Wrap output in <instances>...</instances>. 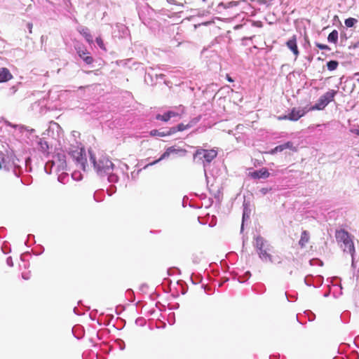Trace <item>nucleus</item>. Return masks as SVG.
<instances>
[{"instance_id": "obj_2", "label": "nucleus", "mask_w": 359, "mask_h": 359, "mask_svg": "<svg viewBox=\"0 0 359 359\" xmlns=\"http://www.w3.org/2000/svg\"><path fill=\"white\" fill-rule=\"evenodd\" d=\"M168 12L165 9L156 11L147 4L141 8L138 15L142 22L148 28L154 31L158 27V23L155 17L159 18L161 15L170 17Z\"/></svg>"}, {"instance_id": "obj_19", "label": "nucleus", "mask_w": 359, "mask_h": 359, "mask_svg": "<svg viewBox=\"0 0 359 359\" xmlns=\"http://www.w3.org/2000/svg\"><path fill=\"white\" fill-rule=\"evenodd\" d=\"M80 33L85 38V39L86 40V41L88 43L90 44V43H92L93 42V36L91 35L88 28H87V27H82L81 29L80 30Z\"/></svg>"}, {"instance_id": "obj_8", "label": "nucleus", "mask_w": 359, "mask_h": 359, "mask_svg": "<svg viewBox=\"0 0 359 359\" xmlns=\"http://www.w3.org/2000/svg\"><path fill=\"white\" fill-rule=\"evenodd\" d=\"M171 154H179L180 156H184L186 154V150L183 149L175 148V147H170L166 149L165 152L161 156V157L158 159L147 164L144 167V168L149 165H154L156 164L157 163L160 162L161 161L167 158Z\"/></svg>"}, {"instance_id": "obj_46", "label": "nucleus", "mask_w": 359, "mask_h": 359, "mask_svg": "<svg viewBox=\"0 0 359 359\" xmlns=\"http://www.w3.org/2000/svg\"><path fill=\"white\" fill-rule=\"evenodd\" d=\"M18 90V87L16 86H13L9 88V95H14Z\"/></svg>"}, {"instance_id": "obj_1", "label": "nucleus", "mask_w": 359, "mask_h": 359, "mask_svg": "<svg viewBox=\"0 0 359 359\" xmlns=\"http://www.w3.org/2000/svg\"><path fill=\"white\" fill-rule=\"evenodd\" d=\"M90 161L98 175L100 177L107 176V180L110 183L118 182L120 177L124 182H128L129 175L128 173L129 167L123 162H119L118 165L116 167L114 164L106 157H101L98 161L95 156L89 151Z\"/></svg>"}, {"instance_id": "obj_32", "label": "nucleus", "mask_w": 359, "mask_h": 359, "mask_svg": "<svg viewBox=\"0 0 359 359\" xmlns=\"http://www.w3.org/2000/svg\"><path fill=\"white\" fill-rule=\"evenodd\" d=\"M250 215H249V213H243L242 224H241V232L243 231V229H244L245 221L250 218Z\"/></svg>"}, {"instance_id": "obj_53", "label": "nucleus", "mask_w": 359, "mask_h": 359, "mask_svg": "<svg viewBox=\"0 0 359 359\" xmlns=\"http://www.w3.org/2000/svg\"><path fill=\"white\" fill-rule=\"evenodd\" d=\"M32 27H33V24L32 22H28L27 24V28L28 29L29 32L30 34L32 33Z\"/></svg>"}, {"instance_id": "obj_16", "label": "nucleus", "mask_w": 359, "mask_h": 359, "mask_svg": "<svg viewBox=\"0 0 359 359\" xmlns=\"http://www.w3.org/2000/svg\"><path fill=\"white\" fill-rule=\"evenodd\" d=\"M149 134L151 136H153V137H156V136L165 137V136L171 135V133L169 131V128L168 129H160V130L154 129L149 132Z\"/></svg>"}, {"instance_id": "obj_47", "label": "nucleus", "mask_w": 359, "mask_h": 359, "mask_svg": "<svg viewBox=\"0 0 359 359\" xmlns=\"http://www.w3.org/2000/svg\"><path fill=\"white\" fill-rule=\"evenodd\" d=\"M1 250L4 254H8L11 252V248H8L6 244L1 247Z\"/></svg>"}, {"instance_id": "obj_25", "label": "nucleus", "mask_w": 359, "mask_h": 359, "mask_svg": "<svg viewBox=\"0 0 359 359\" xmlns=\"http://www.w3.org/2000/svg\"><path fill=\"white\" fill-rule=\"evenodd\" d=\"M190 278H191V283L194 285H197L199 283H201L202 280V277L201 275L194 276V274H192Z\"/></svg>"}, {"instance_id": "obj_29", "label": "nucleus", "mask_w": 359, "mask_h": 359, "mask_svg": "<svg viewBox=\"0 0 359 359\" xmlns=\"http://www.w3.org/2000/svg\"><path fill=\"white\" fill-rule=\"evenodd\" d=\"M243 207V213H249V215H250L251 210L250 208V203L248 202H246L245 201H244Z\"/></svg>"}, {"instance_id": "obj_64", "label": "nucleus", "mask_w": 359, "mask_h": 359, "mask_svg": "<svg viewBox=\"0 0 359 359\" xmlns=\"http://www.w3.org/2000/svg\"><path fill=\"white\" fill-rule=\"evenodd\" d=\"M127 292L129 293V294H133V292L132 290H128Z\"/></svg>"}, {"instance_id": "obj_10", "label": "nucleus", "mask_w": 359, "mask_h": 359, "mask_svg": "<svg viewBox=\"0 0 359 359\" xmlns=\"http://www.w3.org/2000/svg\"><path fill=\"white\" fill-rule=\"evenodd\" d=\"M201 119V117H196L191 120L187 124L184 125V123H179L176 126H173L169 128V131L171 133V135L175 133L177 131H183L184 130L191 128L195 124H196Z\"/></svg>"}, {"instance_id": "obj_60", "label": "nucleus", "mask_w": 359, "mask_h": 359, "mask_svg": "<svg viewBox=\"0 0 359 359\" xmlns=\"http://www.w3.org/2000/svg\"><path fill=\"white\" fill-rule=\"evenodd\" d=\"M156 77H157V78H158V77H159L160 79H163V78L165 76V75H164V74H159V75H157V74H156Z\"/></svg>"}, {"instance_id": "obj_59", "label": "nucleus", "mask_w": 359, "mask_h": 359, "mask_svg": "<svg viewBox=\"0 0 359 359\" xmlns=\"http://www.w3.org/2000/svg\"><path fill=\"white\" fill-rule=\"evenodd\" d=\"M74 330H75V327H73V329H72V332H73V333H74V334L75 337H76V339H81V336H78V335H76V334L74 333Z\"/></svg>"}, {"instance_id": "obj_40", "label": "nucleus", "mask_w": 359, "mask_h": 359, "mask_svg": "<svg viewBox=\"0 0 359 359\" xmlns=\"http://www.w3.org/2000/svg\"><path fill=\"white\" fill-rule=\"evenodd\" d=\"M250 276H251V273H250V271H246V272L244 273V278H245V279H243V278H238V280H239V282H241V283H244V282H245V280H246L249 279Z\"/></svg>"}, {"instance_id": "obj_56", "label": "nucleus", "mask_w": 359, "mask_h": 359, "mask_svg": "<svg viewBox=\"0 0 359 359\" xmlns=\"http://www.w3.org/2000/svg\"><path fill=\"white\" fill-rule=\"evenodd\" d=\"M351 258H352L351 266L354 269V268H355L354 255H351Z\"/></svg>"}, {"instance_id": "obj_5", "label": "nucleus", "mask_w": 359, "mask_h": 359, "mask_svg": "<svg viewBox=\"0 0 359 359\" xmlns=\"http://www.w3.org/2000/svg\"><path fill=\"white\" fill-rule=\"evenodd\" d=\"M337 93L338 90H329L319 97L315 104L310 107V109L313 111L323 110L330 102L334 101Z\"/></svg>"}, {"instance_id": "obj_12", "label": "nucleus", "mask_w": 359, "mask_h": 359, "mask_svg": "<svg viewBox=\"0 0 359 359\" xmlns=\"http://www.w3.org/2000/svg\"><path fill=\"white\" fill-rule=\"evenodd\" d=\"M269 172L267 168H262L250 172V176L253 179H266L269 177Z\"/></svg>"}, {"instance_id": "obj_31", "label": "nucleus", "mask_w": 359, "mask_h": 359, "mask_svg": "<svg viewBox=\"0 0 359 359\" xmlns=\"http://www.w3.org/2000/svg\"><path fill=\"white\" fill-rule=\"evenodd\" d=\"M77 53L79 55V56L83 59V57H86L87 56L89 53L87 52L86 49H81V48H79L77 50Z\"/></svg>"}, {"instance_id": "obj_30", "label": "nucleus", "mask_w": 359, "mask_h": 359, "mask_svg": "<svg viewBox=\"0 0 359 359\" xmlns=\"http://www.w3.org/2000/svg\"><path fill=\"white\" fill-rule=\"evenodd\" d=\"M191 259H192V262L194 264H197L200 263V262L201 260V255H197V254H194V255H192Z\"/></svg>"}, {"instance_id": "obj_50", "label": "nucleus", "mask_w": 359, "mask_h": 359, "mask_svg": "<svg viewBox=\"0 0 359 359\" xmlns=\"http://www.w3.org/2000/svg\"><path fill=\"white\" fill-rule=\"evenodd\" d=\"M22 278L25 280H29L30 278L29 273H22Z\"/></svg>"}, {"instance_id": "obj_62", "label": "nucleus", "mask_w": 359, "mask_h": 359, "mask_svg": "<svg viewBox=\"0 0 359 359\" xmlns=\"http://www.w3.org/2000/svg\"><path fill=\"white\" fill-rule=\"evenodd\" d=\"M74 313H76V314H77V315H80V313H78V311H77V308H76V307H74Z\"/></svg>"}, {"instance_id": "obj_23", "label": "nucleus", "mask_w": 359, "mask_h": 359, "mask_svg": "<svg viewBox=\"0 0 359 359\" xmlns=\"http://www.w3.org/2000/svg\"><path fill=\"white\" fill-rule=\"evenodd\" d=\"M155 118L158 121H162L163 122H167L170 120V116L168 114V112H165L163 114H156Z\"/></svg>"}, {"instance_id": "obj_27", "label": "nucleus", "mask_w": 359, "mask_h": 359, "mask_svg": "<svg viewBox=\"0 0 359 359\" xmlns=\"http://www.w3.org/2000/svg\"><path fill=\"white\" fill-rule=\"evenodd\" d=\"M72 177L75 181H79L82 179V174L79 171H74L72 174Z\"/></svg>"}, {"instance_id": "obj_26", "label": "nucleus", "mask_w": 359, "mask_h": 359, "mask_svg": "<svg viewBox=\"0 0 359 359\" xmlns=\"http://www.w3.org/2000/svg\"><path fill=\"white\" fill-rule=\"evenodd\" d=\"M69 179V175L67 173H62L58 175L57 180L60 182L65 184L67 180Z\"/></svg>"}, {"instance_id": "obj_55", "label": "nucleus", "mask_w": 359, "mask_h": 359, "mask_svg": "<svg viewBox=\"0 0 359 359\" xmlns=\"http://www.w3.org/2000/svg\"><path fill=\"white\" fill-rule=\"evenodd\" d=\"M34 238V235H32V234H29V235L27 236V241H26L25 242V244L26 245H28V244H27V243H28L29 240H32V238Z\"/></svg>"}, {"instance_id": "obj_11", "label": "nucleus", "mask_w": 359, "mask_h": 359, "mask_svg": "<svg viewBox=\"0 0 359 359\" xmlns=\"http://www.w3.org/2000/svg\"><path fill=\"white\" fill-rule=\"evenodd\" d=\"M286 46L296 56V57L299 55V51L297 43L296 35H293L290 39L287 40L286 42Z\"/></svg>"}, {"instance_id": "obj_51", "label": "nucleus", "mask_w": 359, "mask_h": 359, "mask_svg": "<svg viewBox=\"0 0 359 359\" xmlns=\"http://www.w3.org/2000/svg\"><path fill=\"white\" fill-rule=\"evenodd\" d=\"M98 194L99 193L97 191H96L95 194H94V199L97 201V202H100V201H102V198H98Z\"/></svg>"}, {"instance_id": "obj_28", "label": "nucleus", "mask_w": 359, "mask_h": 359, "mask_svg": "<svg viewBox=\"0 0 359 359\" xmlns=\"http://www.w3.org/2000/svg\"><path fill=\"white\" fill-rule=\"evenodd\" d=\"M283 150H285V147H284V144H282L276 146L274 149H273L271 151V154H274L278 152H281Z\"/></svg>"}, {"instance_id": "obj_33", "label": "nucleus", "mask_w": 359, "mask_h": 359, "mask_svg": "<svg viewBox=\"0 0 359 359\" xmlns=\"http://www.w3.org/2000/svg\"><path fill=\"white\" fill-rule=\"evenodd\" d=\"M315 44L320 50H330V48L327 45L323 44L318 42H316Z\"/></svg>"}, {"instance_id": "obj_7", "label": "nucleus", "mask_w": 359, "mask_h": 359, "mask_svg": "<svg viewBox=\"0 0 359 359\" xmlns=\"http://www.w3.org/2000/svg\"><path fill=\"white\" fill-rule=\"evenodd\" d=\"M69 155L72 157L77 167L85 171L87 161L84 150L82 149L73 150L69 152Z\"/></svg>"}, {"instance_id": "obj_61", "label": "nucleus", "mask_w": 359, "mask_h": 359, "mask_svg": "<svg viewBox=\"0 0 359 359\" xmlns=\"http://www.w3.org/2000/svg\"><path fill=\"white\" fill-rule=\"evenodd\" d=\"M179 306H180V305H179V304H176L175 306H172V309H178V308H179Z\"/></svg>"}, {"instance_id": "obj_24", "label": "nucleus", "mask_w": 359, "mask_h": 359, "mask_svg": "<svg viewBox=\"0 0 359 359\" xmlns=\"http://www.w3.org/2000/svg\"><path fill=\"white\" fill-rule=\"evenodd\" d=\"M357 22V20L353 18H348L345 20V25L347 27H352L354 26V25Z\"/></svg>"}, {"instance_id": "obj_63", "label": "nucleus", "mask_w": 359, "mask_h": 359, "mask_svg": "<svg viewBox=\"0 0 359 359\" xmlns=\"http://www.w3.org/2000/svg\"><path fill=\"white\" fill-rule=\"evenodd\" d=\"M329 295H330V292H325V293L323 294V296H324L325 297H327Z\"/></svg>"}, {"instance_id": "obj_48", "label": "nucleus", "mask_w": 359, "mask_h": 359, "mask_svg": "<svg viewBox=\"0 0 359 359\" xmlns=\"http://www.w3.org/2000/svg\"><path fill=\"white\" fill-rule=\"evenodd\" d=\"M316 283H317V285L316 286H317V287L320 286L323 283V277L321 276H318Z\"/></svg>"}, {"instance_id": "obj_18", "label": "nucleus", "mask_w": 359, "mask_h": 359, "mask_svg": "<svg viewBox=\"0 0 359 359\" xmlns=\"http://www.w3.org/2000/svg\"><path fill=\"white\" fill-rule=\"evenodd\" d=\"M38 149L43 154H48L49 149V145L48 142L43 139H39L38 142Z\"/></svg>"}, {"instance_id": "obj_41", "label": "nucleus", "mask_w": 359, "mask_h": 359, "mask_svg": "<svg viewBox=\"0 0 359 359\" xmlns=\"http://www.w3.org/2000/svg\"><path fill=\"white\" fill-rule=\"evenodd\" d=\"M310 264L311 265H316V264H318L320 266H322L323 265V262L321 261V260H319L318 259H311L310 260Z\"/></svg>"}, {"instance_id": "obj_34", "label": "nucleus", "mask_w": 359, "mask_h": 359, "mask_svg": "<svg viewBox=\"0 0 359 359\" xmlns=\"http://www.w3.org/2000/svg\"><path fill=\"white\" fill-rule=\"evenodd\" d=\"M95 42L97 44V46L102 50H105V47L104 45V42L102 39L100 37H97L95 39Z\"/></svg>"}, {"instance_id": "obj_20", "label": "nucleus", "mask_w": 359, "mask_h": 359, "mask_svg": "<svg viewBox=\"0 0 359 359\" xmlns=\"http://www.w3.org/2000/svg\"><path fill=\"white\" fill-rule=\"evenodd\" d=\"M309 241V233L307 231H303L299 241V245L303 248Z\"/></svg>"}, {"instance_id": "obj_21", "label": "nucleus", "mask_w": 359, "mask_h": 359, "mask_svg": "<svg viewBox=\"0 0 359 359\" xmlns=\"http://www.w3.org/2000/svg\"><path fill=\"white\" fill-rule=\"evenodd\" d=\"M327 41L330 43H337L338 41V32L336 29L332 30L327 36Z\"/></svg>"}, {"instance_id": "obj_15", "label": "nucleus", "mask_w": 359, "mask_h": 359, "mask_svg": "<svg viewBox=\"0 0 359 359\" xmlns=\"http://www.w3.org/2000/svg\"><path fill=\"white\" fill-rule=\"evenodd\" d=\"M240 2L241 1H230V2H228V3L221 2V3L217 4V8H216V11L218 13H220V12H222V9H226V8H233L234 6H237L239 4Z\"/></svg>"}, {"instance_id": "obj_9", "label": "nucleus", "mask_w": 359, "mask_h": 359, "mask_svg": "<svg viewBox=\"0 0 359 359\" xmlns=\"http://www.w3.org/2000/svg\"><path fill=\"white\" fill-rule=\"evenodd\" d=\"M309 111H311L309 108L304 107V108H292L290 111V112L287 115V117L288 118V120L292 121H297L300 118L304 116L307 112Z\"/></svg>"}, {"instance_id": "obj_38", "label": "nucleus", "mask_w": 359, "mask_h": 359, "mask_svg": "<svg viewBox=\"0 0 359 359\" xmlns=\"http://www.w3.org/2000/svg\"><path fill=\"white\" fill-rule=\"evenodd\" d=\"M309 278H313V276H311V275H309V276H306V278H304V283H305L307 286H309V287L313 286V287H317V286H316V285H314V284L311 283L309 281Z\"/></svg>"}, {"instance_id": "obj_57", "label": "nucleus", "mask_w": 359, "mask_h": 359, "mask_svg": "<svg viewBox=\"0 0 359 359\" xmlns=\"http://www.w3.org/2000/svg\"><path fill=\"white\" fill-rule=\"evenodd\" d=\"M226 80H227L229 82H230V83H232V82H233V81H233V79H232V78H231L229 74H226Z\"/></svg>"}, {"instance_id": "obj_42", "label": "nucleus", "mask_w": 359, "mask_h": 359, "mask_svg": "<svg viewBox=\"0 0 359 359\" xmlns=\"http://www.w3.org/2000/svg\"><path fill=\"white\" fill-rule=\"evenodd\" d=\"M166 1L170 4L176 5V6H180L181 8L184 7V4L182 3H178L176 0H166Z\"/></svg>"}, {"instance_id": "obj_13", "label": "nucleus", "mask_w": 359, "mask_h": 359, "mask_svg": "<svg viewBox=\"0 0 359 359\" xmlns=\"http://www.w3.org/2000/svg\"><path fill=\"white\" fill-rule=\"evenodd\" d=\"M341 248L345 252H348L351 255H355V247L351 236L341 244Z\"/></svg>"}, {"instance_id": "obj_45", "label": "nucleus", "mask_w": 359, "mask_h": 359, "mask_svg": "<svg viewBox=\"0 0 359 359\" xmlns=\"http://www.w3.org/2000/svg\"><path fill=\"white\" fill-rule=\"evenodd\" d=\"M271 190V188L263 187L260 189L259 192L264 196Z\"/></svg>"}, {"instance_id": "obj_17", "label": "nucleus", "mask_w": 359, "mask_h": 359, "mask_svg": "<svg viewBox=\"0 0 359 359\" xmlns=\"http://www.w3.org/2000/svg\"><path fill=\"white\" fill-rule=\"evenodd\" d=\"M336 239L341 244L345 242L349 237V233L345 230H339L336 232Z\"/></svg>"}, {"instance_id": "obj_3", "label": "nucleus", "mask_w": 359, "mask_h": 359, "mask_svg": "<svg viewBox=\"0 0 359 359\" xmlns=\"http://www.w3.org/2000/svg\"><path fill=\"white\" fill-rule=\"evenodd\" d=\"M253 243L259 259L264 262L273 263V259L272 255L269 252L271 251V245L269 242L261 236L255 237Z\"/></svg>"}, {"instance_id": "obj_44", "label": "nucleus", "mask_w": 359, "mask_h": 359, "mask_svg": "<svg viewBox=\"0 0 359 359\" xmlns=\"http://www.w3.org/2000/svg\"><path fill=\"white\" fill-rule=\"evenodd\" d=\"M116 191V187L115 186H111L109 189H107V192L109 196H111Z\"/></svg>"}, {"instance_id": "obj_58", "label": "nucleus", "mask_w": 359, "mask_h": 359, "mask_svg": "<svg viewBox=\"0 0 359 359\" xmlns=\"http://www.w3.org/2000/svg\"><path fill=\"white\" fill-rule=\"evenodd\" d=\"M278 119L279 120H286V119H288V118L287 117V115H284V116H279Z\"/></svg>"}, {"instance_id": "obj_54", "label": "nucleus", "mask_w": 359, "mask_h": 359, "mask_svg": "<svg viewBox=\"0 0 359 359\" xmlns=\"http://www.w3.org/2000/svg\"><path fill=\"white\" fill-rule=\"evenodd\" d=\"M34 238V235H32V234H29V235L27 236V241H26L25 242V244L26 245H28V244H27V243H28L29 240H32V238Z\"/></svg>"}, {"instance_id": "obj_39", "label": "nucleus", "mask_w": 359, "mask_h": 359, "mask_svg": "<svg viewBox=\"0 0 359 359\" xmlns=\"http://www.w3.org/2000/svg\"><path fill=\"white\" fill-rule=\"evenodd\" d=\"M140 171H141V169L131 172V173H130L131 179L133 180H136L137 178L138 177V175H139Z\"/></svg>"}, {"instance_id": "obj_43", "label": "nucleus", "mask_w": 359, "mask_h": 359, "mask_svg": "<svg viewBox=\"0 0 359 359\" xmlns=\"http://www.w3.org/2000/svg\"><path fill=\"white\" fill-rule=\"evenodd\" d=\"M350 132L353 134H355L358 136H359V126H353L350 129Z\"/></svg>"}, {"instance_id": "obj_36", "label": "nucleus", "mask_w": 359, "mask_h": 359, "mask_svg": "<svg viewBox=\"0 0 359 359\" xmlns=\"http://www.w3.org/2000/svg\"><path fill=\"white\" fill-rule=\"evenodd\" d=\"M116 343L118 344V348H119L120 350L123 351V350L125 349V347H126L125 343H124V341L122 339H117L116 340Z\"/></svg>"}, {"instance_id": "obj_6", "label": "nucleus", "mask_w": 359, "mask_h": 359, "mask_svg": "<svg viewBox=\"0 0 359 359\" xmlns=\"http://www.w3.org/2000/svg\"><path fill=\"white\" fill-rule=\"evenodd\" d=\"M53 159L46 162L44 166V170L47 174H51V171L48 170V166L50 165L51 167L56 166L57 171H61L67 169L66 156L64 153H57L53 156Z\"/></svg>"}, {"instance_id": "obj_37", "label": "nucleus", "mask_w": 359, "mask_h": 359, "mask_svg": "<svg viewBox=\"0 0 359 359\" xmlns=\"http://www.w3.org/2000/svg\"><path fill=\"white\" fill-rule=\"evenodd\" d=\"M284 147H285V149H291V150H296L295 149V147L293 146V143L292 142H285L284 144Z\"/></svg>"}, {"instance_id": "obj_35", "label": "nucleus", "mask_w": 359, "mask_h": 359, "mask_svg": "<svg viewBox=\"0 0 359 359\" xmlns=\"http://www.w3.org/2000/svg\"><path fill=\"white\" fill-rule=\"evenodd\" d=\"M87 65H91L94 62V59L90 55H87L86 57H83L82 59Z\"/></svg>"}, {"instance_id": "obj_14", "label": "nucleus", "mask_w": 359, "mask_h": 359, "mask_svg": "<svg viewBox=\"0 0 359 359\" xmlns=\"http://www.w3.org/2000/svg\"><path fill=\"white\" fill-rule=\"evenodd\" d=\"M13 78L9 69L6 67L0 68V83L8 81Z\"/></svg>"}, {"instance_id": "obj_49", "label": "nucleus", "mask_w": 359, "mask_h": 359, "mask_svg": "<svg viewBox=\"0 0 359 359\" xmlns=\"http://www.w3.org/2000/svg\"><path fill=\"white\" fill-rule=\"evenodd\" d=\"M6 264H7L9 266H13V259H12V257H7V259H6Z\"/></svg>"}, {"instance_id": "obj_22", "label": "nucleus", "mask_w": 359, "mask_h": 359, "mask_svg": "<svg viewBox=\"0 0 359 359\" xmlns=\"http://www.w3.org/2000/svg\"><path fill=\"white\" fill-rule=\"evenodd\" d=\"M339 62L337 60H332L327 62L326 66L329 71H334L337 69Z\"/></svg>"}, {"instance_id": "obj_4", "label": "nucleus", "mask_w": 359, "mask_h": 359, "mask_svg": "<svg viewBox=\"0 0 359 359\" xmlns=\"http://www.w3.org/2000/svg\"><path fill=\"white\" fill-rule=\"evenodd\" d=\"M217 151L215 149H198L194 154V158L196 161H201L204 167L206 175V167L216 158Z\"/></svg>"}, {"instance_id": "obj_52", "label": "nucleus", "mask_w": 359, "mask_h": 359, "mask_svg": "<svg viewBox=\"0 0 359 359\" xmlns=\"http://www.w3.org/2000/svg\"><path fill=\"white\" fill-rule=\"evenodd\" d=\"M168 114L170 116V119L172 118V117H175V116H177L178 114L172 111H168Z\"/></svg>"}]
</instances>
